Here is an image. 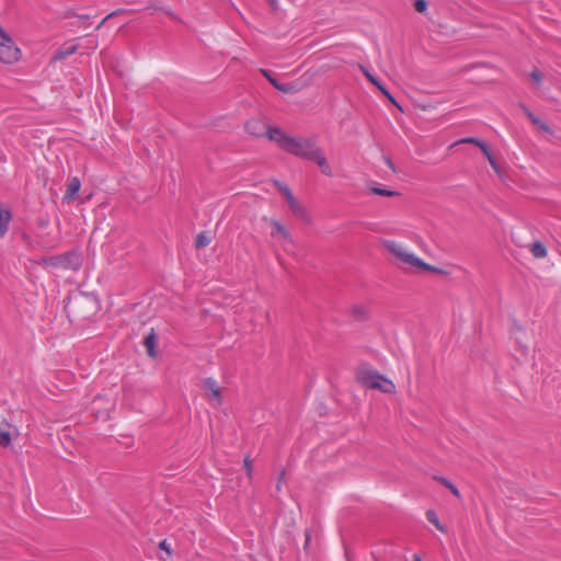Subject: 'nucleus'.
<instances>
[{
  "label": "nucleus",
  "instance_id": "nucleus-1",
  "mask_svg": "<svg viewBox=\"0 0 561 561\" xmlns=\"http://www.w3.org/2000/svg\"><path fill=\"white\" fill-rule=\"evenodd\" d=\"M268 139L275 141L286 152L307 160L320 148L316 137H294L277 127H270Z\"/></svg>",
  "mask_w": 561,
  "mask_h": 561
},
{
  "label": "nucleus",
  "instance_id": "nucleus-2",
  "mask_svg": "<svg viewBox=\"0 0 561 561\" xmlns=\"http://www.w3.org/2000/svg\"><path fill=\"white\" fill-rule=\"evenodd\" d=\"M383 247L397 260H399L402 264L407 266H410L417 271L446 274V272H444L443 270L424 262L421 257L416 256L413 252L409 251L404 245L397 241L386 240L383 241Z\"/></svg>",
  "mask_w": 561,
  "mask_h": 561
},
{
  "label": "nucleus",
  "instance_id": "nucleus-3",
  "mask_svg": "<svg viewBox=\"0 0 561 561\" xmlns=\"http://www.w3.org/2000/svg\"><path fill=\"white\" fill-rule=\"evenodd\" d=\"M383 247L397 260H399L402 264L407 266H410L417 271L446 274V272H444L443 270L424 262L421 257L416 256L413 252L409 251L404 245L397 241L386 240L383 241Z\"/></svg>",
  "mask_w": 561,
  "mask_h": 561
},
{
  "label": "nucleus",
  "instance_id": "nucleus-4",
  "mask_svg": "<svg viewBox=\"0 0 561 561\" xmlns=\"http://www.w3.org/2000/svg\"><path fill=\"white\" fill-rule=\"evenodd\" d=\"M383 247L397 260H399L402 264L407 266H410L417 271L446 274V272H444L443 270L424 262L421 257L416 256L413 252L409 251L404 245L397 241L386 240L383 241Z\"/></svg>",
  "mask_w": 561,
  "mask_h": 561
},
{
  "label": "nucleus",
  "instance_id": "nucleus-5",
  "mask_svg": "<svg viewBox=\"0 0 561 561\" xmlns=\"http://www.w3.org/2000/svg\"><path fill=\"white\" fill-rule=\"evenodd\" d=\"M21 57V50L14 41L0 26V61L3 64H14Z\"/></svg>",
  "mask_w": 561,
  "mask_h": 561
},
{
  "label": "nucleus",
  "instance_id": "nucleus-6",
  "mask_svg": "<svg viewBox=\"0 0 561 561\" xmlns=\"http://www.w3.org/2000/svg\"><path fill=\"white\" fill-rule=\"evenodd\" d=\"M45 264L65 270L78 271L82 264V255L79 251H69L61 255L44 260Z\"/></svg>",
  "mask_w": 561,
  "mask_h": 561
},
{
  "label": "nucleus",
  "instance_id": "nucleus-7",
  "mask_svg": "<svg viewBox=\"0 0 561 561\" xmlns=\"http://www.w3.org/2000/svg\"><path fill=\"white\" fill-rule=\"evenodd\" d=\"M382 377H383V375H381L377 370L371 369L366 366H360L356 373V378H357L358 382L362 386L369 388V389H373V383H376Z\"/></svg>",
  "mask_w": 561,
  "mask_h": 561
},
{
  "label": "nucleus",
  "instance_id": "nucleus-8",
  "mask_svg": "<svg viewBox=\"0 0 561 561\" xmlns=\"http://www.w3.org/2000/svg\"><path fill=\"white\" fill-rule=\"evenodd\" d=\"M204 389L207 399L216 407L221 404V389L214 378H206L204 380Z\"/></svg>",
  "mask_w": 561,
  "mask_h": 561
},
{
  "label": "nucleus",
  "instance_id": "nucleus-9",
  "mask_svg": "<svg viewBox=\"0 0 561 561\" xmlns=\"http://www.w3.org/2000/svg\"><path fill=\"white\" fill-rule=\"evenodd\" d=\"M309 160L317 163L324 175L333 176L332 168L321 148L314 151Z\"/></svg>",
  "mask_w": 561,
  "mask_h": 561
},
{
  "label": "nucleus",
  "instance_id": "nucleus-10",
  "mask_svg": "<svg viewBox=\"0 0 561 561\" xmlns=\"http://www.w3.org/2000/svg\"><path fill=\"white\" fill-rule=\"evenodd\" d=\"M81 187V182L78 178H71L67 184L66 193L64 196V199L66 202L72 201L76 195L78 194L79 190Z\"/></svg>",
  "mask_w": 561,
  "mask_h": 561
},
{
  "label": "nucleus",
  "instance_id": "nucleus-11",
  "mask_svg": "<svg viewBox=\"0 0 561 561\" xmlns=\"http://www.w3.org/2000/svg\"><path fill=\"white\" fill-rule=\"evenodd\" d=\"M271 224H272V226L274 228V231L272 232L273 237L277 236L280 240H284V241L289 242V243L293 242L291 236H290L289 231L285 228L284 225H282L277 220H272Z\"/></svg>",
  "mask_w": 561,
  "mask_h": 561
},
{
  "label": "nucleus",
  "instance_id": "nucleus-12",
  "mask_svg": "<svg viewBox=\"0 0 561 561\" xmlns=\"http://www.w3.org/2000/svg\"><path fill=\"white\" fill-rule=\"evenodd\" d=\"M245 129L253 136H262L265 133L266 126L260 121L252 119L245 124ZM270 128H267L268 130Z\"/></svg>",
  "mask_w": 561,
  "mask_h": 561
},
{
  "label": "nucleus",
  "instance_id": "nucleus-13",
  "mask_svg": "<svg viewBox=\"0 0 561 561\" xmlns=\"http://www.w3.org/2000/svg\"><path fill=\"white\" fill-rule=\"evenodd\" d=\"M373 389H377L383 393H393L396 391V386L390 379L383 376L376 383H373Z\"/></svg>",
  "mask_w": 561,
  "mask_h": 561
},
{
  "label": "nucleus",
  "instance_id": "nucleus-14",
  "mask_svg": "<svg viewBox=\"0 0 561 561\" xmlns=\"http://www.w3.org/2000/svg\"><path fill=\"white\" fill-rule=\"evenodd\" d=\"M11 218V213L0 205V238H2L8 232Z\"/></svg>",
  "mask_w": 561,
  "mask_h": 561
},
{
  "label": "nucleus",
  "instance_id": "nucleus-15",
  "mask_svg": "<svg viewBox=\"0 0 561 561\" xmlns=\"http://www.w3.org/2000/svg\"><path fill=\"white\" fill-rule=\"evenodd\" d=\"M522 107H523L525 115L530 119V122L534 125H536L538 128H540L545 133H549V134L551 133L550 127L545 122L539 119L528 107H526V106H522Z\"/></svg>",
  "mask_w": 561,
  "mask_h": 561
},
{
  "label": "nucleus",
  "instance_id": "nucleus-16",
  "mask_svg": "<svg viewBox=\"0 0 561 561\" xmlns=\"http://www.w3.org/2000/svg\"><path fill=\"white\" fill-rule=\"evenodd\" d=\"M363 72L365 77L374 84L376 85L392 103H396L392 95L388 92V90L380 83V81L371 75L367 69L363 68Z\"/></svg>",
  "mask_w": 561,
  "mask_h": 561
},
{
  "label": "nucleus",
  "instance_id": "nucleus-17",
  "mask_svg": "<svg viewBox=\"0 0 561 561\" xmlns=\"http://www.w3.org/2000/svg\"><path fill=\"white\" fill-rule=\"evenodd\" d=\"M290 210L299 218L306 219L307 218V211L305 207L294 197L290 202L287 203Z\"/></svg>",
  "mask_w": 561,
  "mask_h": 561
},
{
  "label": "nucleus",
  "instance_id": "nucleus-18",
  "mask_svg": "<svg viewBox=\"0 0 561 561\" xmlns=\"http://www.w3.org/2000/svg\"><path fill=\"white\" fill-rule=\"evenodd\" d=\"M156 341H157V336L153 332V330L145 337V341H144V345L148 352V355L150 357H154V347H156Z\"/></svg>",
  "mask_w": 561,
  "mask_h": 561
},
{
  "label": "nucleus",
  "instance_id": "nucleus-19",
  "mask_svg": "<svg viewBox=\"0 0 561 561\" xmlns=\"http://www.w3.org/2000/svg\"><path fill=\"white\" fill-rule=\"evenodd\" d=\"M76 50H77V47L75 45H64L56 51L54 59L61 60L68 56H71L72 54H75Z\"/></svg>",
  "mask_w": 561,
  "mask_h": 561
},
{
  "label": "nucleus",
  "instance_id": "nucleus-20",
  "mask_svg": "<svg viewBox=\"0 0 561 561\" xmlns=\"http://www.w3.org/2000/svg\"><path fill=\"white\" fill-rule=\"evenodd\" d=\"M211 242V238L208 232L203 231L195 238V247L198 249L207 247Z\"/></svg>",
  "mask_w": 561,
  "mask_h": 561
},
{
  "label": "nucleus",
  "instance_id": "nucleus-21",
  "mask_svg": "<svg viewBox=\"0 0 561 561\" xmlns=\"http://www.w3.org/2000/svg\"><path fill=\"white\" fill-rule=\"evenodd\" d=\"M530 252L537 259H542L547 255V249L541 242H535L530 248Z\"/></svg>",
  "mask_w": 561,
  "mask_h": 561
},
{
  "label": "nucleus",
  "instance_id": "nucleus-22",
  "mask_svg": "<svg viewBox=\"0 0 561 561\" xmlns=\"http://www.w3.org/2000/svg\"><path fill=\"white\" fill-rule=\"evenodd\" d=\"M273 87L280 92L284 93H294L296 92V88L290 83H279L278 81H273Z\"/></svg>",
  "mask_w": 561,
  "mask_h": 561
},
{
  "label": "nucleus",
  "instance_id": "nucleus-23",
  "mask_svg": "<svg viewBox=\"0 0 561 561\" xmlns=\"http://www.w3.org/2000/svg\"><path fill=\"white\" fill-rule=\"evenodd\" d=\"M370 192L374 194L387 196V197H392V196L399 195V193L396 191L381 188V187H377V186L370 187Z\"/></svg>",
  "mask_w": 561,
  "mask_h": 561
},
{
  "label": "nucleus",
  "instance_id": "nucleus-24",
  "mask_svg": "<svg viewBox=\"0 0 561 561\" xmlns=\"http://www.w3.org/2000/svg\"><path fill=\"white\" fill-rule=\"evenodd\" d=\"M426 518L427 520L433 524L438 530L440 531H445L444 527L440 525L439 520H438V517L436 515L435 512L433 511H427L426 512Z\"/></svg>",
  "mask_w": 561,
  "mask_h": 561
},
{
  "label": "nucleus",
  "instance_id": "nucleus-25",
  "mask_svg": "<svg viewBox=\"0 0 561 561\" xmlns=\"http://www.w3.org/2000/svg\"><path fill=\"white\" fill-rule=\"evenodd\" d=\"M436 480L439 481L442 484H444L446 488H448L453 492V494H455L457 497H460L459 490L449 480H447L446 478H443V477L436 478Z\"/></svg>",
  "mask_w": 561,
  "mask_h": 561
},
{
  "label": "nucleus",
  "instance_id": "nucleus-26",
  "mask_svg": "<svg viewBox=\"0 0 561 561\" xmlns=\"http://www.w3.org/2000/svg\"><path fill=\"white\" fill-rule=\"evenodd\" d=\"M279 191L283 193L284 197L286 198V202H290L294 199V194L291 193L290 188L287 185L279 184L278 185Z\"/></svg>",
  "mask_w": 561,
  "mask_h": 561
},
{
  "label": "nucleus",
  "instance_id": "nucleus-27",
  "mask_svg": "<svg viewBox=\"0 0 561 561\" xmlns=\"http://www.w3.org/2000/svg\"><path fill=\"white\" fill-rule=\"evenodd\" d=\"M279 191L283 193L284 197L286 198V202H290L294 199V194L291 193L290 188L287 185L279 184L278 185Z\"/></svg>",
  "mask_w": 561,
  "mask_h": 561
},
{
  "label": "nucleus",
  "instance_id": "nucleus-28",
  "mask_svg": "<svg viewBox=\"0 0 561 561\" xmlns=\"http://www.w3.org/2000/svg\"><path fill=\"white\" fill-rule=\"evenodd\" d=\"M279 191L283 193L284 197L286 198V202H290L294 199V194L291 193L290 188L287 185L279 184L278 185Z\"/></svg>",
  "mask_w": 561,
  "mask_h": 561
},
{
  "label": "nucleus",
  "instance_id": "nucleus-29",
  "mask_svg": "<svg viewBox=\"0 0 561 561\" xmlns=\"http://www.w3.org/2000/svg\"><path fill=\"white\" fill-rule=\"evenodd\" d=\"M458 144H472V145H476L479 148H481V144H484V142L482 140L478 139V138L468 137V138L460 139L455 145H458Z\"/></svg>",
  "mask_w": 561,
  "mask_h": 561
},
{
  "label": "nucleus",
  "instance_id": "nucleus-30",
  "mask_svg": "<svg viewBox=\"0 0 561 561\" xmlns=\"http://www.w3.org/2000/svg\"><path fill=\"white\" fill-rule=\"evenodd\" d=\"M11 443V435L9 432L0 431V445L3 447L9 446Z\"/></svg>",
  "mask_w": 561,
  "mask_h": 561
},
{
  "label": "nucleus",
  "instance_id": "nucleus-31",
  "mask_svg": "<svg viewBox=\"0 0 561 561\" xmlns=\"http://www.w3.org/2000/svg\"><path fill=\"white\" fill-rule=\"evenodd\" d=\"M481 151L484 153V156L486 157L488 161L490 162V164H494V157L492 154V152L490 151L489 147L486 144H481Z\"/></svg>",
  "mask_w": 561,
  "mask_h": 561
},
{
  "label": "nucleus",
  "instance_id": "nucleus-32",
  "mask_svg": "<svg viewBox=\"0 0 561 561\" xmlns=\"http://www.w3.org/2000/svg\"><path fill=\"white\" fill-rule=\"evenodd\" d=\"M530 78L534 80L535 84L536 85H540L541 84V81H542V75L541 72L538 70V69H534L531 72H530Z\"/></svg>",
  "mask_w": 561,
  "mask_h": 561
},
{
  "label": "nucleus",
  "instance_id": "nucleus-33",
  "mask_svg": "<svg viewBox=\"0 0 561 561\" xmlns=\"http://www.w3.org/2000/svg\"><path fill=\"white\" fill-rule=\"evenodd\" d=\"M414 8L417 12L424 13L427 9V2L425 0H415Z\"/></svg>",
  "mask_w": 561,
  "mask_h": 561
},
{
  "label": "nucleus",
  "instance_id": "nucleus-34",
  "mask_svg": "<svg viewBox=\"0 0 561 561\" xmlns=\"http://www.w3.org/2000/svg\"><path fill=\"white\" fill-rule=\"evenodd\" d=\"M244 467H245L248 477L251 478L253 467H252L251 459L248 457L244 459Z\"/></svg>",
  "mask_w": 561,
  "mask_h": 561
},
{
  "label": "nucleus",
  "instance_id": "nucleus-35",
  "mask_svg": "<svg viewBox=\"0 0 561 561\" xmlns=\"http://www.w3.org/2000/svg\"><path fill=\"white\" fill-rule=\"evenodd\" d=\"M159 548L168 553V556H171V548L170 545L167 542V540H162L159 543Z\"/></svg>",
  "mask_w": 561,
  "mask_h": 561
},
{
  "label": "nucleus",
  "instance_id": "nucleus-36",
  "mask_svg": "<svg viewBox=\"0 0 561 561\" xmlns=\"http://www.w3.org/2000/svg\"><path fill=\"white\" fill-rule=\"evenodd\" d=\"M261 72L263 73V76L270 81V83L273 85V81H277L274 77L271 76V73L265 70V69H261Z\"/></svg>",
  "mask_w": 561,
  "mask_h": 561
},
{
  "label": "nucleus",
  "instance_id": "nucleus-37",
  "mask_svg": "<svg viewBox=\"0 0 561 561\" xmlns=\"http://www.w3.org/2000/svg\"><path fill=\"white\" fill-rule=\"evenodd\" d=\"M353 312L359 317H364L366 314V311L363 307H355Z\"/></svg>",
  "mask_w": 561,
  "mask_h": 561
},
{
  "label": "nucleus",
  "instance_id": "nucleus-38",
  "mask_svg": "<svg viewBox=\"0 0 561 561\" xmlns=\"http://www.w3.org/2000/svg\"><path fill=\"white\" fill-rule=\"evenodd\" d=\"M121 11H122V10H118V11H115V12H113V13H110V14H108L105 19H103V21L98 25V28H100V27L104 24V22H105L107 19H110L111 16H113L114 14H116V13H118V12H121Z\"/></svg>",
  "mask_w": 561,
  "mask_h": 561
},
{
  "label": "nucleus",
  "instance_id": "nucleus-39",
  "mask_svg": "<svg viewBox=\"0 0 561 561\" xmlns=\"http://www.w3.org/2000/svg\"><path fill=\"white\" fill-rule=\"evenodd\" d=\"M491 167L493 168V170L501 176V170H500V167L497 165L496 161H494V164H491Z\"/></svg>",
  "mask_w": 561,
  "mask_h": 561
},
{
  "label": "nucleus",
  "instance_id": "nucleus-40",
  "mask_svg": "<svg viewBox=\"0 0 561 561\" xmlns=\"http://www.w3.org/2000/svg\"><path fill=\"white\" fill-rule=\"evenodd\" d=\"M491 167L493 168V170L501 176V170H500V167L497 165L496 161H494V164H491Z\"/></svg>",
  "mask_w": 561,
  "mask_h": 561
},
{
  "label": "nucleus",
  "instance_id": "nucleus-41",
  "mask_svg": "<svg viewBox=\"0 0 561 561\" xmlns=\"http://www.w3.org/2000/svg\"><path fill=\"white\" fill-rule=\"evenodd\" d=\"M386 163L390 169L394 170L393 163L389 158H386Z\"/></svg>",
  "mask_w": 561,
  "mask_h": 561
},
{
  "label": "nucleus",
  "instance_id": "nucleus-42",
  "mask_svg": "<svg viewBox=\"0 0 561 561\" xmlns=\"http://www.w3.org/2000/svg\"><path fill=\"white\" fill-rule=\"evenodd\" d=\"M310 540H311L310 534L307 531L306 533V547L309 545Z\"/></svg>",
  "mask_w": 561,
  "mask_h": 561
},
{
  "label": "nucleus",
  "instance_id": "nucleus-43",
  "mask_svg": "<svg viewBox=\"0 0 561 561\" xmlns=\"http://www.w3.org/2000/svg\"><path fill=\"white\" fill-rule=\"evenodd\" d=\"M413 560L414 561H422L421 557L419 554H414L413 556Z\"/></svg>",
  "mask_w": 561,
  "mask_h": 561
}]
</instances>
